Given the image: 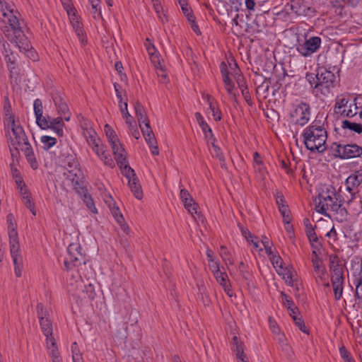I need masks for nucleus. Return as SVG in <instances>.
Returning <instances> with one entry per match:
<instances>
[{"label":"nucleus","instance_id":"obj_1","mask_svg":"<svg viewBox=\"0 0 362 362\" xmlns=\"http://www.w3.org/2000/svg\"><path fill=\"white\" fill-rule=\"evenodd\" d=\"M3 18L0 21V30L11 43L17 47L28 58L35 61L37 53L33 50L28 38L23 31L24 23L20 21V14L8 8L2 9Z\"/></svg>","mask_w":362,"mask_h":362},{"label":"nucleus","instance_id":"obj_2","mask_svg":"<svg viewBox=\"0 0 362 362\" xmlns=\"http://www.w3.org/2000/svg\"><path fill=\"white\" fill-rule=\"evenodd\" d=\"M318 202H316L315 209L317 212L328 216L327 211L338 213L340 211L346 214L345 208H342L344 202V197L337 192L332 185H323L317 197ZM317 202V199H315Z\"/></svg>","mask_w":362,"mask_h":362},{"label":"nucleus","instance_id":"obj_3","mask_svg":"<svg viewBox=\"0 0 362 362\" xmlns=\"http://www.w3.org/2000/svg\"><path fill=\"white\" fill-rule=\"evenodd\" d=\"M6 221L8 223L10 253L13 259L16 276L20 277L22 274L23 261L13 215L12 214H8Z\"/></svg>","mask_w":362,"mask_h":362},{"label":"nucleus","instance_id":"obj_4","mask_svg":"<svg viewBox=\"0 0 362 362\" xmlns=\"http://www.w3.org/2000/svg\"><path fill=\"white\" fill-rule=\"evenodd\" d=\"M304 143L310 151L322 153L326 150L327 131L317 125H310L305 129L303 134Z\"/></svg>","mask_w":362,"mask_h":362},{"label":"nucleus","instance_id":"obj_5","mask_svg":"<svg viewBox=\"0 0 362 362\" xmlns=\"http://www.w3.org/2000/svg\"><path fill=\"white\" fill-rule=\"evenodd\" d=\"M4 127L8 136V142L11 146H21L27 141L28 138L23 127L16 124L13 115H11L5 119Z\"/></svg>","mask_w":362,"mask_h":362},{"label":"nucleus","instance_id":"obj_6","mask_svg":"<svg viewBox=\"0 0 362 362\" xmlns=\"http://www.w3.org/2000/svg\"><path fill=\"white\" fill-rule=\"evenodd\" d=\"M336 77L334 74L325 69H321L317 73V83L313 87L316 95L319 93L327 95L334 87Z\"/></svg>","mask_w":362,"mask_h":362},{"label":"nucleus","instance_id":"obj_7","mask_svg":"<svg viewBox=\"0 0 362 362\" xmlns=\"http://www.w3.org/2000/svg\"><path fill=\"white\" fill-rule=\"evenodd\" d=\"M105 134L108 139L109 143L111 145L115 158L118 165H123L125 163L126 152L124 148L121 145L115 132L112 129L109 124H105L104 127Z\"/></svg>","mask_w":362,"mask_h":362},{"label":"nucleus","instance_id":"obj_8","mask_svg":"<svg viewBox=\"0 0 362 362\" xmlns=\"http://www.w3.org/2000/svg\"><path fill=\"white\" fill-rule=\"evenodd\" d=\"M81 250V245L77 243H73L69 245L67 248L68 256L64 260V266L67 270L78 267L82 263L86 264V259Z\"/></svg>","mask_w":362,"mask_h":362},{"label":"nucleus","instance_id":"obj_9","mask_svg":"<svg viewBox=\"0 0 362 362\" xmlns=\"http://www.w3.org/2000/svg\"><path fill=\"white\" fill-rule=\"evenodd\" d=\"M120 168H122V174L128 180V185L136 199H141L143 197V192L134 170L127 165L126 159L125 163Z\"/></svg>","mask_w":362,"mask_h":362},{"label":"nucleus","instance_id":"obj_10","mask_svg":"<svg viewBox=\"0 0 362 362\" xmlns=\"http://www.w3.org/2000/svg\"><path fill=\"white\" fill-rule=\"evenodd\" d=\"M335 148L332 147L334 155L342 159H350L360 156L362 154V147L354 144H334Z\"/></svg>","mask_w":362,"mask_h":362},{"label":"nucleus","instance_id":"obj_11","mask_svg":"<svg viewBox=\"0 0 362 362\" xmlns=\"http://www.w3.org/2000/svg\"><path fill=\"white\" fill-rule=\"evenodd\" d=\"M330 271L332 272L331 281L333 287L334 298L336 300H339L343 294V284H344V275L342 268L339 265L330 266Z\"/></svg>","mask_w":362,"mask_h":362},{"label":"nucleus","instance_id":"obj_12","mask_svg":"<svg viewBox=\"0 0 362 362\" xmlns=\"http://www.w3.org/2000/svg\"><path fill=\"white\" fill-rule=\"evenodd\" d=\"M321 38L317 36L311 37L305 40L304 42H298L296 50L302 56L308 57L316 52L321 45Z\"/></svg>","mask_w":362,"mask_h":362},{"label":"nucleus","instance_id":"obj_13","mask_svg":"<svg viewBox=\"0 0 362 362\" xmlns=\"http://www.w3.org/2000/svg\"><path fill=\"white\" fill-rule=\"evenodd\" d=\"M310 116V105L305 103L301 102L299 103L294 111L291 113V118L295 124L304 126L306 124Z\"/></svg>","mask_w":362,"mask_h":362},{"label":"nucleus","instance_id":"obj_14","mask_svg":"<svg viewBox=\"0 0 362 362\" xmlns=\"http://www.w3.org/2000/svg\"><path fill=\"white\" fill-rule=\"evenodd\" d=\"M286 8L298 16H313L315 12V8L307 5L304 0H291L286 5Z\"/></svg>","mask_w":362,"mask_h":362},{"label":"nucleus","instance_id":"obj_15","mask_svg":"<svg viewBox=\"0 0 362 362\" xmlns=\"http://www.w3.org/2000/svg\"><path fill=\"white\" fill-rule=\"evenodd\" d=\"M64 175L67 180L71 182L75 189H78L81 187L83 183V175L78 167L66 169L64 172Z\"/></svg>","mask_w":362,"mask_h":362},{"label":"nucleus","instance_id":"obj_16","mask_svg":"<svg viewBox=\"0 0 362 362\" xmlns=\"http://www.w3.org/2000/svg\"><path fill=\"white\" fill-rule=\"evenodd\" d=\"M46 121L47 122V127L42 125L39 126L42 129H50L59 137L64 135L63 128L64 127V123L63 122V119L61 117L53 118L50 116H47L46 117Z\"/></svg>","mask_w":362,"mask_h":362},{"label":"nucleus","instance_id":"obj_17","mask_svg":"<svg viewBox=\"0 0 362 362\" xmlns=\"http://www.w3.org/2000/svg\"><path fill=\"white\" fill-rule=\"evenodd\" d=\"M2 46L4 48L3 54H4L8 69L10 71L11 76L12 77L13 75L17 74V71L16 70L15 66L16 57L14 56L13 53L9 49L10 45L7 42L4 41L2 43Z\"/></svg>","mask_w":362,"mask_h":362},{"label":"nucleus","instance_id":"obj_18","mask_svg":"<svg viewBox=\"0 0 362 362\" xmlns=\"http://www.w3.org/2000/svg\"><path fill=\"white\" fill-rule=\"evenodd\" d=\"M100 143V141L91 146L93 151L106 165L112 166L113 161L111 157L106 153L104 145Z\"/></svg>","mask_w":362,"mask_h":362},{"label":"nucleus","instance_id":"obj_19","mask_svg":"<svg viewBox=\"0 0 362 362\" xmlns=\"http://www.w3.org/2000/svg\"><path fill=\"white\" fill-rule=\"evenodd\" d=\"M362 182V171H357L356 174L351 175L346 180V189L351 193L353 197L354 192V189L357 188Z\"/></svg>","mask_w":362,"mask_h":362},{"label":"nucleus","instance_id":"obj_20","mask_svg":"<svg viewBox=\"0 0 362 362\" xmlns=\"http://www.w3.org/2000/svg\"><path fill=\"white\" fill-rule=\"evenodd\" d=\"M40 327L42 332L46 337L47 347L50 348L49 343L53 345V341L54 339L52 335V325L51 321L47 318L40 321Z\"/></svg>","mask_w":362,"mask_h":362},{"label":"nucleus","instance_id":"obj_21","mask_svg":"<svg viewBox=\"0 0 362 362\" xmlns=\"http://www.w3.org/2000/svg\"><path fill=\"white\" fill-rule=\"evenodd\" d=\"M34 112L36 117V123L38 126H47V121L46 117L42 115L43 113V107H42V103L41 100L36 99L34 101Z\"/></svg>","mask_w":362,"mask_h":362},{"label":"nucleus","instance_id":"obj_22","mask_svg":"<svg viewBox=\"0 0 362 362\" xmlns=\"http://www.w3.org/2000/svg\"><path fill=\"white\" fill-rule=\"evenodd\" d=\"M74 289L81 290L90 300L94 299L96 296L95 286L90 283L84 284L82 281H76V286L73 290Z\"/></svg>","mask_w":362,"mask_h":362},{"label":"nucleus","instance_id":"obj_23","mask_svg":"<svg viewBox=\"0 0 362 362\" xmlns=\"http://www.w3.org/2000/svg\"><path fill=\"white\" fill-rule=\"evenodd\" d=\"M216 281L220 284V285L223 288L224 291L226 294L232 297L233 293L230 288V284L228 282V275L226 272H223L221 271L218 272L214 274Z\"/></svg>","mask_w":362,"mask_h":362},{"label":"nucleus","instance_id":"obj_24","mask_svg":"<svg viewBox=\"0 0 362 362\" xmlns=\"http://www.w3.org/2000/svg\"><path fill=\"white\" fill-rule=\"evenodd\" d=\"M111 213L114 216L115 221L120 226L121 229L127 234L129 232V228L128 225L125 223L124 218L121 214L119 207L114 206L110 208Z\"/></svg>","mask_w":362,"mask_h":362},{"label":"nucleus","instance_id":"obj_25","mask_svg":"<svg viewBox=\"0 0 362 362\" xmlns=\"http://www.w3.org/2000/svg\"><path fill=\"white\" fill-rule=\"evenodd\" d=\"M203 99L206 100L207 104L209 106V109L212 112V116L216 121H219L221 119V112L220 110L217 107L216 103H214V98L209 95H204Z\"/></svg>","mask_w":362,"mask_h":362},{"label":"nucleus","instance_id":"obj_26","mask_svg":"<svg viewBox=\"0 0 362 362\" xmlns=\"http://www.w3.org/2000/svg\"><path fill=\"white\" fill-rule=\"evenodd\" d=\"M52 99L60 115H66L69 113L68 105L60 95L56 93L52 96Z\"/></svg>","mask_w":362,"mask_h":362},{"label":"nucleus","instance_id":"obj_27","mask_svg":"<svg viewBox=\"0 0 362 362\" xmlns=\"http://www.w3.org/2000/svg\"><path fill=\"white\" fill-rule=\"evenodd\" d=\"M70 21L80 42L81 44L85 45L86 40L84 36L83 28L81 23L76 19L74 13L73 14V16L71 18Z\"/></svg>","mask_w":362,"mask_h":362},{"label":"nucleus","instance_id":"obj_28","mask_svg":"<svg viewBox=\"0 0 362 362\" xmlns=\"http://www.w3.org/2000/svg\"><path fill=\"white\" fill-rule=\"evenodd\" d=\"M313 267L316 274H317V279L323 280L326 275V269L324 267L320 258H312Z\"/></svg>","mask_w":362,"mask_h":362},{"label":"nucleus","instance_id":"obj_29","mask_svg":"<svg viewBox=\"0 0 362 362\" xmlns=\"http://www.w3.org/2000/svg\"><path fill=\"white\" fill-rule=\"evenodd\" d=\"M304 224L305 226V233L306 235L312 244V246L314 247V243H317L318 241L317 236L315 232V229L313 227L310 221L308 218H305L304 220Z\"/></svg>","mask_w":362,"mask_h":362},{"label":"nucleus","instance_id":"obj_30","mask_svg":"<svg viewBox=\"0 0 362 362\" xmlns=\"http://www.w3.org/2000/svg\"><path fill=\"white\" fill-rule=\"evenodd\" d=\"M20 193L21 194L23 204L30 209L32 214L35 216L36 214L35 204L32 200L31 194L28 192V189L22 191Z\"/></svg>","mask_w":362,"mask_h":362},{"label":"nucleus","instance_id":"obj_31","mask_svg":"<svg viewBox=\"0 0 362 362\" xmlns=\"http://www.w3.org/2000/svg\"><path fill=\"white\" fill-rule=\"evenodd\" d=\"M134 109L139 124L149 122L146 115L145 110L140 103L136 102L135 103Z\"/></svg>","mask_w":362,"mask_h":362},{"label":"nucleus","instance_id":"obj_32","mask_svg":"<svg viewBox=\"0 0 362 362\" xmlns=\"http://www.w3.org/2000/svg\"><path fill=\"white\" fill-rule=\"evenodd\" d=\"M233 343L235 347L234 351L236 352V356L238 358L241 362H244V359L246 357V356L244 354L242 342L238 339V337L234 336L233 338Z\"/></svg>","mask_w":362,"mask_h":362},{"label":"nucleus","instance_id":"obj_33","mask_svg":"<svg viewBox=\"0 0 362 362\" xmlns=\"http://www.w3.org/2000/svg\"><path fill=\"white\" fill-rule=\"evenodd\" d=\"M276 272L279 275L282 276L283 279L285 280L288 285H293V272L291 269L282 267L280 269H276Z\"/></svg>","mask_w":362,"mask_h":362},{"label":"nucleus","instance_id":"obj_34","mask_svg":"<svg viewBox=\"0 0 362 362\" xmlns=\"http://www.w3.org/2000/svg\"><path fill=\"white\" fill-rule=\"evenodd\" d=\"M341 127L343 129H349L358 134L362 133V125L356 122H351L349 120H344L341 122Z\"/></svg>","mask_w":362,"mask_h":362},{"label":"nucleus","instance_id":"obj_35","mask_svg":"<svg viewBox=\"0 0 362 362\" xmlns=\"http://www.w3.org/2000/svg\"><path fill=\"white\" fill-rule=\"evenodd\" d=\"M223 81L224 83L225 88L227 90L228 93L230 95V98L233 100H235L236 95L233 93L234 84L232 80L230 78L229 76H225L224 78H223Z\"/></svg>","mask_w":362,"mask_h":362},{"label":"nucleus","instance_id":"obj_36","mask_svg":"<svg viewBox=\"0 0 362 362\" xmlns=\"http://www.w3.org/2000/svg\"><path fill=\"white\" fill-rule=\"evenodd\" d=\"M49 346L50 348L47 349L49 350V355L52 358V362H61L60 354L56 346L55 339L53 341V345L49 343Z\"/></svg>","mask_w":362,"mask_h":362},{"label":"nucleus","instance_id":"obj_37","mask_svg":"<svg viewBox=\"0 0 362 362\" xmlns=\"http://www.w3.org/2000/svg\"><path fill=\"white\" fill-rule=\"evenodd\" d=\"M211 146L213 148V150L211 151L212 156L217 158L221 162V166L222 168H224L225 167V158H224V156H223L220 148L217 145H216L214 142H212Z\"/></svg>","mask_w":362,"mask_h":362},{"label":"nucleus","instance_id":"obj_38","mask_svg":"<svg viewBox=\"0 0 362 362\" xmlns=\"http://www.w3.org/2000/svg\"><path fill=\"white\" fill-rule=\"evenodd\" d=\"M281 296L284 303L287 307L288 310L291 311V315L293 314H296L298 308L294 306L293 300L287 295L284 293H282Z\"/></svg>","mask_w":362,"mask_h":362},{"label":"nucleus","instance_id":"obj_39","mask_svg":"<svg viewBox=\"0 0 362 362\" xmlns=\"http://www.w3.org/2000/svg\"><path fill=\"white\" fill-rule=\"evenodd\" d=\"M84 136L86 138L87 142L90 146L100 141L98 138H97L96 133L93 129H87L84 132Z\"/></svg>","mask_w":362,"mask_h":362},{"label":"nucleus","instance_id":"obj_40","mask_svg":"<svg viewBox=\"0 0 362 362\" xmlns=\"http://www.w3.org/2000/svg\"><path fill=\"white\" fill-rule=\"evenodd\" d=\"M40 141L43 144V148L46 150L50 148L57 144V139L54 137L49 136H42Z\"/></svg>","mask_w":362,"mask_h":362},{"label":"nucleus","instance_id":"obj_41","mask_svg":"<svg viewBox=\"0 0 362 362\" xmlns=\"http://www.w3.org/2000/svg\"><path fill=\"white\" fill-rule=\"evenodd\" d=\"M269 327H270L271 330L272 331V332L274 334L278 335L279 340L280 341H282L284 340V334H282L281 332V330H280L279 326L277 325L276 322L272 318L269 319Z\"/></svg>","mask_w":362,"mask_h":362},{"label":"nucleus","instance_id":"obj_42","mask_svg":"<svg viewBox=\"0 0 362 362\" xmlns=\"http://www.w3.org/2000/svg\"><path fill=\"white\" fill-rule=\"evenodd\" d=\"M220 250V255L222 257L223 260L226 262V264H233V260L231 257V255L226 250V247L221 246Z\"/></svg>","mask_w":362,"mask_h":362},{"label":"nucleus","instance_id":"obj_43","mask_svg":"<svg viewBox=\"0 0 362 362\" xmlns=\"http://www.w3.org/2000/svg\"><path fill=\"white\" fill-rule=\"evenodd\" d=\"M279 210L283 217L284 223H288V221H291V218L290 216L291 211L288 209V205L280 206V209H279Z\"/></svg>","mask_w":362,"mask_h":362},{"label":"nucleus","instance_id":"obj_44","mask_svg":"<svg viewBox=\"0 0 362 362\" xmlns=\"http://www.w3.org/2000/svg\"><path fill=\"white\" fill-rule=\"evenodd\" d=\"M179 4L181 6V8L182 10V12L187 18L188 21H192L193 20V14L191 12L190 8L188 7V5L185 1H182L181 0H179Z\"/></svg>","mask_w":362,"mask_h":362},{"label":"nucleus","instance_id":"obj_45","mask_svg":"<svg viewBox=\"0 0 362 362\" xmlns=\"http://www.w3.org/2000/svg\"><path fill=\"white\" fill-rule=\"evenodd\" d=\"M356 293L355 296L362 300V275L356 279Z\"/></svg>","mask_w":362,"mask_h":362},{"label":"nucleus","instance_id":"obj_46","mask_svg":"<svg viewBox=\"0 0 362 362\" xmlns=\"http://www.w3.org/2000/svg\"><path fill=\"white\" fill-rule=\"evenodd\" d=\"M66 169L78 167V163L73 155L68 156L65 159Z\"/></svg>","mask_w":362,"mask_h":362},{"label":"nucleus","instance_id":"obj_47","mask_svg":"<svg viewBox=\"0 0 362 362\" xmlns=\"http://www.w3.org/2000/svg\"><path fill=\"white\" fill-rule=\"evenodd\" d=\"M37 314L39 321L48 318L47 317L48 315V312L42 303H38L37 305Z\"/></svg>","mask_w":362,"mask_h":362},{"label":"nucleus","instance_id":"obj_48","mask_svg":"<svg viewBox=\"0 0 362 362\" xmlns=\"http://www.w3.org/2000/svg\"><path fill=\"white\" fill-rule=\"evenodd\" d=\"M139 127L141 129L144 137L150 136L151 135H154L151 128L149 125V122H147L144 124H140Z\"/></svg>","mask_w":362,"mask_h":362},{"label":"nucleus","instance_id":"obj_49","mask_svg":"<svg viewBox=\"0 0 362 362\" xmlns=\"http://www.w3.org/2000/svg\"><path fill=\"white\" fill-rule=\"evenodd\" d=\"M274 267L276 269H280L283 267V259L279 255H274L269 257Z\"/></svg>","mask_w":362,"mask_h":362},{"label":"nucleus","instance_id":"obj_50","mask_svg":"<svg viewBox=\"0 0 362 362\" xmlns=\"http://www.w3.org/2000/svg\"><path fill=\"white\" fill-rule=\"evenodd\" d=\"M348 103V100L345 98H341L339 100H337L335 107H334V111L337 113H342V108L345 107L346 106V104Z\"/></svg>","mask_w":362,"mask_h":362},{"label":"nucleus","instance_id":"obj_51","mask_svg":"<svg viewBox=\"0 0 362 362\" xmlns=\"http://www.w3.org/2000/svg\"><path fill=\"white\" fill-rule=\"evenodd\" d=\"M293 320L295 321L296 325L298 327L300 331L304 333H308V329L300 317H298L296 314L291 315Z\"/></svg>","mask_w":362,"mask_h":362},{"label":"nucleus","instance_id":"obj_52","mask_svg":"<svg viewBox=\"0 0 362 362\" xmlns=\"http://www.w3.org/2000/svg\"><path fill=\"white\" fill-rule=\"evenodd\" d=\"M353 106H354V109H352L351 106L349 107V109L348 110H346V109H344L342 110L341 115L344 114L347 117H352L355 116L356 115L358 114V112H357L358 107H357L356 105L354 104Z\"/></svg>","mask_w":362,"mask_h":362},{"label":"nucleus","instance_id":"obj_53","mask_svg":"<svg viewBox=\"0 0 362 362\" xmlns=\"http://www.w3.org/2000/svg\"><path fill=\"white\" fill-rule=\"evenodd\" d=\"M180 199L182 202H187V200H189L190 202L193 201V198L189 192L185 189H182L180 192Z\"/></svg>","mask_w":362,"mask_h":362},{"label":"nucleus","instance_id":"obj_54","mask_svg":"<svg viewBox=\"0 0 362 362\" xmlns=\"http://www.w3.org/2000/svg\"><path fill=\"white\" fill-rule=\"evenodd\" d=\"M20 146L21 147V150L23 151L25 156H27V155H31L34 153L31 146L28 142V139L25 142V144H21Z\"/></svg>","mask_w":362,"mask_h":362},{"label":"nucleus","instance_id":"obj_55","mask_svg":"<svg viewBox=\"0 0 362 362\" xmlns=\"http://www.w3.org/2000/svg\"><path fill=\"white\" fill-rule=\"evenodd\" d=\"M185 208L192 216L194 214H197V213H198V204L195 202H193L192 204H186Z\"/></svg>","mask_w":362,"mask_h":362},{"label":"nucleus","instance_id":"obj_56","mask_svg":"<svg viewBox=\"0 0 362 362\" xmlns=\"http://www.w3.org/2000/svg\"><path fill=\"white\" fill-rule=\"evenodd\" d=\"M26 157V159L28 160V162L30 163V167L33 169V170H35L38 168V163L37 161L36 160V158H35V154H31V155H27Z\"/></svg>","mask_w":362,"mask_h":362},{"label":"nucleus","instance_id":"obj_57","mask_svg":"<svg viewBox=\"0 0 362 362\" xmlns=\"http://www.w3.org/2000/svg\"><path fill=\"white\" fill-rule=\"evenodd\" d=\"M84 202H86V206H88V208L91 211H93L94 213H97V209L95 207L93 201V199H91V197L90 196L85 195V197H84Z\"/></svg>","mask_w":362,"mask_h":362},{"label":"nucleus","instance_id":"obj_58","mask_svg":"<svg viewBox=\"0 0 362 362\" xmlns=\"http://www.w3.org/2000/svg\"><path fill=\"white\" fill-rule=\"evenodd\" d=\"M14 180H15V182H16V185L18 186V188L20 190V192L28 189L26 185L25 184L23 180L22 176L18 177L17 178H16Z\"/></svg>","mask_w":362,"mask_h":362},{"label":"nucleus","instance_id":"obj_59","mask_svg":"<svg viewBox=\"0 0 362 362\" xmlns=\"http://www.w3.org/2000/svg\"><path fill=\"white\" fill-rule=\"evenodd\" d=\"M146 42L145 45L146 47V49L148 51V54L152 57L154 56V53L156 52L154 45L150 42V40L148 38H146Z\"/></svg>","mask_w":362,"mask_h":362},{"label":"nucleus","instance_id":"obj_60","mask_svg":"<svg viewBox=\"0 0 362 362\" xmlns=\"http://www.w3.org/2000/svg\"><path fill=\"white\" fill-rule=\"evenodd\" d=\"M94 10V13H98V15L101 16L100 8L99 6L100 0H88Z\"/></svg>","mask_w":362,"mask_h":362},{"label":"nucleus","instance_id":"obj_61","mask_svg":"<svg viewBox=\"0 0 362 362\" xmlns=\"http://www.w3.org/2000/svg\"><path fill=\"white\" fill-rule=\"evenodd\" d=\"M124 118L126 119V123L128 124L129 129H134V127H136L135 122L129 112L124 113Z\"/></svg>","mask_w":362,"mask_h":362},{"label":"nucleus","instance_id":"obj_62","mask_svg":"<svg viewBox=\"0 0 362 362\" xmlns=\"http://www.w3.org/2000/svg\"><path fill=\"white\" fill-rule=\"evenodd\" d=\"M305 78L307 81L309 82V83L311 85V86L314 87L313 84L315 85L317 83V74H307Z\"/></svg>","mask_w":362,"mask_h":362},{"label":"nucleus","instance_id":"obj_63","mask_svg":"<svg viewBox=\"0 0 362 362\" xmlns=\"http://www.w3.org/2000/svg\"><path fill=\"white\" fill-rule=\"evenodd\" d=\"M339 353L343 360L351 357L349 351L346 349L344 346H341L339 348Z\"/></svg>","mask_w":362,"mask_h":362},{"label":"nucleus","instance_id":"obj_64","mask_svg":"<svg viewBox=\"0 0 362 362\" xmlns=\"http://www.w3.org/2000/svg\"><path fill=\"white\" fill-rule=\"evenodd\" d=\"M235 80H236V82L239 86V88L240 89L242 88H244L245 86V78L244 77L240 75V74H238L236 77H235Z\"/></svg>","mask_w":362,"mask_h":362}]
</instances>
